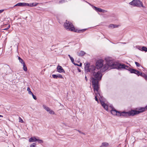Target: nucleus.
I'll use <instances>...</instances> for the list:
<instances>
[{
  "mask_svg": "<svg viewBox=\"0 0 147 147\" xmlns=\"http://www.w3.org/2000/svg\"><path fill=\"white\" fill-rule=\"evenodd\" d=\"M84 69L85 72H90L92 75L91 79L92 80V83L94 90L98 92L99 89L98 82L101 80L102 74L99 70H97L95 67L93 65H90L88 63H84Z\"/></svg>",
  "mask_w": 147,
  "mask_h": 147,
  "instance_id": "1",
  "label": "nucleus"
},
{
  "mask_svg": "<svg viewBox=\"0 0 147 147\" xmlns=\"http://www.w3.org/2000/svg\"><path fill=\"white\" fill-rule=\"evenodd\" d=\"M105 60L107 63L106 64L104 65L103 63L104 61L102 59H99L96 61V67H95L97 70H99L100 69V72H103L108 69L109 67L111 69H117V68H114L113 65H114L115 63H118L114 62L111 58H106L105 59Z\"/></svg>",
  "mask_w": 147,
  "mask_h": 147,
  "instance_id": "2",
  "label": "nucleus"
},
{
  "mask_svg": "<svg viewBox=\"0 0 147 147\" xmlns=\"http://www.w3.org/2000/svg\"><path fill=\"white\" fill-rule=\"evenodd\" d=\"M113 65L114 66H113L114 68H117V69L119 70L125 69L130 71L131 73H134L137 75L138 73L139 72V71L134 69H131L129 66L123 64L115 63L114 65L113 64Z\"/></svg>",
  "mask_w": 147,
  "mask_h": 147,
  "instance_id": "3",
  "label": "nucleus"
},
{
  "mask_svg": "<svg viewBox=\"0 0 147 147\" xmlns=\"http://www.w3.org/2000/svg\"><path fill=\"white\" fill-rule=\"evenodd\" d=\"M64 26L66 29L69 31H74L75 28L71 22L66 21V22L64 23Z\"/></svg>",
  "mask_w": 147,
  "mask_h": 147,
  "instance_id": "4",
  "label": "nucleus"
},
{
  "mask_svg": "<svg viewBox=\"0 0 147 147\" xmlns=\"http://www.w3.org/2000/svg\"><path fill=\"white\" fill-rule=\"evenodd\" d=\"M129 3L131 5L137 7H144L142 3L139 0H133Z\"/></svg>",
  "mask_w": 147,
  "mask_h": 147,
  "instance_id": "5",
  "label": "nucleus"
},
{
  "mask_svg": "<svg viewBox=\"0 0 147 147\" xmlns=\"http://www.w3.org/2000/svg\"><path fill=\"white\" fill-rule=\"evenodd\" d=\"M120 115H119V116L127 117L134 115L132 110L127 112L125 111L121 112L120 111Z\"/></svg>",
  "mask_w": 147,
  "mask_h": 147,
  "instance_id": "6",
  "label": "nucleus"
},
{
  "mask_svg": "<svg viewBox=\"0 0 147 147\" xmlns=\"http://www.w3.org/2000/svg\"><path fill=\"white\" fill-rule=\"evenodd\" d=\"M147 109V105L144 107H140L138 109V110H132L134 115L138 114L140 113L143 112Z\"/></svg>",
  "mask_w": 147,
  "mask_h": 147,
  "instance_id": "7",
  "label": "nucleus"
},
{
  "mask_svg": "<svg viewBox=\"0 0 147 147\" xmlns=\"http://www.w3.org/2000/svg\"><path fill=\"white\" fill-rule=\"evenodd\" d=\"M111 113L112 114L114 115H116L119 116L120 114V113L119 111H118L114 108L112 110H111Z\"/></svg>",
  "mask_w": 147,
  "mask_h": 147,
  "instance_id": "8",
  "label": "nucleus"
},
{
  "mask_svg": "<svg viewBox=\"0 0 147 147\" xmlns=\"http://www.w3.org/2000/svg\"><path fill=\"white\" fill-rule=\"evenodd\" d=\"M57 71L59 73H65V71L62 67L60 65H58L57 67Z\"/></svg>",
  "mask_w": 147,
  "mask_h": 147,
  "instance_id": "9",
  "label": "nucleus"
},
{
  "mask_svg": "<svg viewBox=\"0 0 147 147\" xmlns=\"http://www.w3.org/2000/svg\"><path fill=\"white\" fill-rule=\"evenodd\" d=\"M100 102L102 107L107 111L108 110V106L105 103V102L101 100H100Z\"/></svg>",
  "mask_w": 147,
  "mask_h": 147,
  "instance_id": "10",
  "label": "nucleus"
},
{
  "mask_svg": "<svg viewBox=\"0 0 147 147\" xmlns=\"http://www.w3.org/2000/svg\"><path fill=\"white\" fill-rule=\"evenodd\" d=\"M93 8L97 11L103 13L105 12V10L102 9L100 8H98L95 6H93Z\"/></svg>",
  "mask_w": 147,
  "mask_h": 147,
  "instance_id": "11",
  "label": "nucleus"
},
{
  "mask_svg": "<svg viewBox=\"0 0 147 147\" xmlns=\"http://www.w3.org/2000/svg\"><path fill=\"white\" fill-rule=\"evenodd\" d=\"M98 92H97L96 90L95 91L94 90L95 94H96V96H95V99L96 101H97L98 102V99L97 97V96H98V95L99 96H100V94L99 93V92H98Z\"/></svg>",
  "mask_w": 147,
  "mask_h": 147,
  "instance_id": "12",
  "label": "nucleus"
},
{
  "mask_svg": "<svg viewBox=\"0 0 147 147\" xmlns=\"http://www.w3.org/2000/svg\"><path fill=\"white\" fill-rule=\"evenodd\" d=\"M36 140L37 139L34 137H31L29 139V141L30 142L36 141Z\"/></svg>",
  "mask_w": 147,
  "mask_h": 147,
  "instance_id": "13",
  "label": "nucleus"
},
{
  "mask_svg": "<svg viewBox=\"0 0 147 147\" xmlns=\"http://www.w3.org/2000/svg\"><path fill=\"white\" fill-rule=\"evenodd\" d=\"M109 145L108 143L107 142H103L102 145L100 147H106L107 146Z\"/></svg>",
  "mask_w": 147,
  "mask_h": 147,
  "instance_id": "14",
  "label": "nucleus"
},
{
  "mask_svg": "<svg viewBox=\"0 0 147 147\" xmlns=\"http://www.w3.org/2000/svg\"><path fill=\"white\" fill-rule=\"evenodd\" d=\"M24 6V3H19L14 5L13 7H15L17 6Z\"/></svg>",
  "mask_w": 147,
  "mask_h": 147,
  "instance_id": "15",
  "label": "nucleus"
},
{
  "mask_svg": "<svg viewBox=\"0 0 147 147\" xmlns=\"http://www.w3.org/2000/svg\"><path fill=\"white\" fill-rule=\"evenodd\" d=\"M43 107L44 109H45L47 112H48L49 111H50V109H50L49 107L44 105H43Z\"/></svg>",
  "mask_w": 147,
  "mask_h": 147,
  "instance_id": "16",
  "label": "nucleus"
},
{
  "mask_svg": "<svg viewBox=\"0 0 147 147\" xmlns=\"http://www.w3.org/2000/svg\"><path fill=\"white\" fill-rule=\"evenodd\" d=\"M85 53L83 51H81L80 53H78V55L80 56H82L84 55Z\"/></svg>",
  "mask_w": 147,
  "mask_h": 147,
  "instance_id": "17",
  "label": "nucleus"
},
{
  "mask_svg": "<svg viewBox=\"0 0 147 147\" xmlns=\"http://www.w3.org/2000/svg\"><path fill=\"white\" fill-rule=\"evenodd\" d=\"M141 51L147 52V48L143 46L142 47Z\"/></svg>",
  "mask_w": 147,
  "mask_h": 147,
  "instance_id": "18",
  "label": "nucleus"
},
{
  "mask_svg": "<svg viewBox=\"0 0 147 147\" xmlns=\"http://www.w3.org/2000/svg\"><path fill=\"white\" fill-rule=\"evenodd\" d=\"M23 69L25 71H27V68L26 65L25 63H24L23 64Z\"/></svg>",
  "mask_w": 147,
  "mask_h": 147,
  "instance_id": "19",
  "label": "nucleus"
},
{
  "mask_svg": "<svg viewBox=\"0 0 147 147\" xmlns=\"http://www.w3.org/2000/svg\"><path fill=\"white\" fill-rule=\"evenodd\" d=\"M86 29H82V30H75L74 31V32H83L84 31H85L86 30Z\"/></svg>",
  "mask_w": 147,
  "mask_h": 147,
  "instance_id": "20",
  "label": "nucleus"
},
{
  "mask_svg": "<svg viewBox=\"0 0 147 147\" xmlns=\"http://www.w3.org/2000/svg\"><path fill=\"white\" fill-rule=\"evenodd\" d=\"M30 4H31V7H34L36 6L38 3H30Z\"/></svg>",
  "mask_w": 147,
  "mask_h": 147,
  "instance_id": "21",
  "label": "nucleus"
},
{
  "mask_svg": "<svg viewBox=\"0 0 147 147\" xmlns=\"http://www.w3.org/2000/svg\"><path fill=\"white\" fill-rule=\"evenodd\" d=\"M24 6H27L28 7H31V4H30V3H24Z\"/></svg>",
  "mask_w": 147,
  "mask_h": 147,
  "instance_id": "22",
  "label": "nucleus"
},
{
  "mask_svg": "<svg viewBox=\"0 0 147 147\" xmlns=\"http://www.w3.org/2000/svg\"><path fill=\"white\" fill-rule=\"evenodd\" d=\"M27 90L28 92V93L29 94H32V93L30 91V90L29 87H28L27 88Z\"/></svg>",
  "mask_w": 147,
  "mask_h": 147,
  "instance_id": "23",
  "label": "nucleus"
},
{
  "mask_svg": "<svg viewBox=\"0 0 147 147\" xmlns=\"http://www.w3.org/2000/svg\"><path fill=\"white\" fill-rule=\"evenodd\" d=\"M48 112H49V113L51 114L54 115L55 114V112L54 111H52L51 109H50V110Z\"/></svg>",
  "mask_w": 147,
  "mask_h": 147,
  "instance_id": "24",
  "label": "nucleus"
},
{
  "mask_svg": "<svg viewBox=\"0 0 147 147\" xmlns=\"http://www.w3.org/2000/svg\"><path fill=\"white\" fill-rule=\"evenodd\" d=\"M114 26H115V25L113 24H111L109 26V28H114Z\"/></svg>",
  "mask_w": 147,
  "mask_h": 147,
  "instance_id": "25",
  "label": "nucleus"
},
{
  "mask_svg": "<svg viewBox=\"0 0 147 147\" xmlns=\"http://www.w3.org/2000/svg\"><path fill=\"white\" fill-rule=\"evenodd\" d=\"M36 141H37L39 143L41 144L43 142V141L42 140H41L37 139Z\"/></svg>",
  "mask_w": 147,
  "mask_h": 147,
  "instance_id": "26",
  "label": "nucleus"
},
{
  "mask_svg": "<svg viewBox=\"0 0 147 147\" xmlns=\"http://www.w3.org/2000/svg\"><path fill=\"white\" fill-rule=\"evenodd\" d=\"M57 78H59L62 79V78H63V76L60 74H58L57 75Z\"/></svg>",
  "mask_w": 147,
  "mask_h": 147,
  "instance_id": "27",
  "label": "nucleus"
},
{
  "mask_svg": "<svg viewBox=\"0 0 147 147\" xmlns=\"http://www.w3.org/2000/svg\"><path fill=\"white\" fill-rule=\"evenodd\" d=\"M141 76L144 77L145 79V77H146L147 76L146 75V74L144 73H141Z\"/></svg>",
  "mask_w": 147,
  "mask_h": 147,
  "instance_id": "28",
  "label": "nucleus"
},
{
  "mask_svg": "<svg viewBox=\"0 0 147 147\" xmlns=\"http://www.w3.org/2000/svg\"><path fill=\"white\" fill-rule=\"evenodd\" d=\"M36 145L35 143H33V144L30 145V147H35Z\"/></svg>",
  "mask_w": 147,
  "mask_h": 147,
  "instance_id": "29",
  "label": "nucleus"
},
{
  "mask_svg": "<svg viewBox=\"0 0 147 147\" xmlns=\"http://www.w3.org/2000/svg\"><path fill=\"white\" fill-rule=\"evenodd\" d=\"M52 76L54 79H57V76L56 75L53 74L52 75Z\"/></svg>",
  "mask_w": 147,
  "mask_h": 147,
  "instance_id": "30",
  "label": "nucleus"
},
{
  "mask_svg": "<svg viewBox=\"0 0 147 147\" xmlns=\"http://www.w3.org/2000/svg\"><path fill=\"white\" fill-rule=\"evenodd\" d=\"M19 61L20 63H21V64H22L25 63L24 62L23 60L22 59L19 60Z\"/></svg>",
  "mask_w": 147,
  "mask_h": 147,
  "instance_id": "31",
  "label": "nucleus"
},
{
  "mask_svg": "<svg viewBox=\"0 0 147 147\" xmlns=\"http://www.w3.org/2000/svg\"><path fill=\"white\" fill-rule=\"evenodd\" d=\"M31 94L32 95L33 98L34 100H36L37 98H36V96L35 95H34L33 93H32V94Z\"/></svg>",
  "mask_w": 147,
  "mask_h": 147,
  "instance_id": "32",
  "label": "nucleus"
},
{
  "mask_svg": "<svg viewBox=\"0 0 147 147\" xmlns=\"http://www.w3.org/2000/svg\"><path fill=\"white\" fill-rule=\"evenodd\" d=\"M135 63L137 67H139L140 65V64L137 62H135Z\"/></svg>",
  "mask_w": 147,
  "mask_h": 147,
  "instance_id": "33",
  "label": "nucleus"
},
{
  "mask_svg": "<svg viewBox=\"0 0 147 147\" xmlns=\"http://www.w3.org/2000/svg\"><path fill=\"white\" fill-rule=\"evenodd\" d=\"M65 0H61L59 2V3H62L65 2Z\"/></svg>",
  "mask_w": 147,
  "mask_h": 147,
  "instance_id": "34",
  "label": "nucleus"
},
{
  "mask_svg": "<svg viewBox=\"0 0 147 147\" xmlns=\"http://www.w3.org/2000/svg\"><path fill=\"white\" fill-rule=\"evenodd\" d=\"M70 60H71V62H72V63H74V58L72 57H70Z\"/></svg>",
  "mask_w": 147,
  "mask_h": 147,
  "instance_id": "35",
  "label": "nucleus"
},
{
  "mask_svg": "<svg viewBox=\"0 0 147 147\" xmlns=\"http://www.w3.org/2000/svg\"><path fill=\"white\" fill-rule=\"evenodd\" d=\"M10 25H9L6 28L4 29L3 30H8L10 28Z\"/></svg>",
  "mask_w": 147,
  "mask_h": 147,
  "instance_id": "36",
  "label": "nucleus"
},
{
  "mask_svg": "<svg viewBox=\"0 0 147 147\" xmlns=\"http://www.w3.org/2000/svg\"><path fill=\"white\" fill-rule=\"evenodd\" d=\"M19 122L21 123H23L24 122L23 120L20 117H19Z\"/></svg>",
  "mask_w": 147,
  "mask_h": 147,
  "instance_id": "37",
  "label": "nucleus"
},
{
  "mask_svg": "<svg viewBox=\"0 0 147 147\" xmlns=\"http://www.w3.org/2000/svg\"><path fill=\"white\" fill-rule=\"evenodd\" d=\"M136 47L138 49H139L140 50H141V47L139 46H136Z\"/></svg>",
  "mask_w": 147,
  "mask_h": 147,
  "instance_id": "38",
  "label": "nucleus"
},
{
  "mask_svg": "<svg viewBox=\"0 0 147 147\" xmlns=\"http://www.w3.org/2000/svg\"><path fill=\"white\" fill-rule=\"evenodd\" d=\"M77 131L80 133H81V134H83L84 135H85V134H84V133H83V132H82L81 131L79 130H77Z\"/></svg>",
  "mask_w": 147,
  "mask_h": 147,
  "instance_id": "39",
  "label": "nucleus"
},
{
  "mask_svg": "<svg viewBox=\"0 0 147 147\" xmlns=\"http://www.w3.org/2000/svg\"><path fill=\"white\" fill-rule=\"evenodd\" d=\"M142 73V72H140L139 71V72L138 73L137 75L138 76H140V75H141V73Z\"/></svg>",
  "mask_w": 147,
  "mask_h": 147,
  "instance_id": "40",
  "label": "nucleus"
},
{
  "mask_svg": "<svg viewBox=\"0 0 147 147\" xmlns=\"http://www.w3.org/2000/svg\"><path fill=\"white\" fill-rule=\"evenodd\" d=\"M7 72V70H6V71H4V72H2V74H6Z\"/></svg>",
  "mask_w": 147,
  "mask_h": 147,
  "instance_id": "41",
  "label": "nucleus"
},
{
  "mask_svg": "<svg viewBox=\"0 0 147 147\" xmlns=\"http://www.w3.org/2000/svg\"><path fill=\"white\" fill-rule=\"evenodd\" d=\"M75 65H77L78 66H79V65L77 64V63H75L74 62V63H73Z\"/></svg>",
  "mask_w": 147,
  "mask_h": 147,
  "instance_id": "42",
  "label": "nucleus"
},
{
  "mask_svg": "<svg viewBox=\"0 0 147 147\" xmlns=\"http://www.w3.org/2000/svg\"><path fill=\"white\" fill-rule=\"evenodd\" d=\"M85 80H86V82H87V81H88V79H87V77H86V76H85Z\"/></svg>",
  "mask_w": 147,
  "mask_h": 147,
  "instance_id": "43",
  "label": "nucleus"
},
{
  "mask_svg": "<svg viewBox=\"0 0 147 147\" xmlns=\"http://www.w3.org/2000/svg\"><path fill=\"white\" fill-rule=\"evenodd\" d=\"M86 3H88L89 5H91L92 6V7H93V5H92L90 3H89L87 2V1H86Z\"/></svg>",
  "mask_w": 147,
  "mask_h": 147,
  "instance_id": "44",
  "label": "nucleus"
},
{
  "mask_svg": "<svg viewBox=\"0 0 147 147\" xmlns=\"http://www.w3.org/2000/svg\"><path fill=\"white\" fill-rule=\"evenodd\" d=\"M3 11H4V10H3V9L0 10V13H2Z\"/></svg>",
  "mask_w": 147,
  "mask_h": 147,
  "instance_id": "45",
  "label": "nucleus"
},
{
  "mask_svg": "<svg viewBox=\"0 0 147 147\" xmlns=\"http://www.w3.org/2000/svg\"><path fill=\"white\" fill-rule=\"evenodd\" d=\"M118 25H115V26H114L115 28L118 27Z\"/></svg>",
  "mask_w": 147,
  "mask_h": 147,
  "instance_id": "46",
  "label": "nucleus"
},
{
  "mask_svg": "<svg viewBox=\"0 0 147 147\" xmlns=\"http://www.w3.org/2000/svg\"><path fill=\"white\" fill-rule=\"evenodd\" d=\"M82 65V63H80V65H79V66H81Z\"/></svg>",
  "mask_w": 147,
  "mask_h": 147,
  "instance_id": "47",
  "label": "nucleus"
},
{
  "mask_svg": "<svg viewBox=\"0 0 147 147\" xmlns=\"http://www.w3.org/2000/svg\"><path fill=\"white\" fill-rule=\"evenodd\" d=\"M21 59V58L20 57H18V60H19V61L20 59Z\"/></svg>",
  "mask_w": 147,
  "mask_h": 147,
  "instance_id": "48",
  "label": "nucleus"
},
{
  "mask_svg": "<svg viewBox=\"0 0 147 147\" xmlns=\"http://www.w3.org/2000/svg\"><path fill=\"white\" fill-rule=\"evenodd\" d=\"M145 80L146 81H147V76L146 77H145Z\"/></svg>",
  "mask_w": 147,
  "mask_h": 147,
  "instance_id": "49",
  "label": "nucleus"
},
{
  "mask_svg": "<svg viewBox=\"0 0 147 147\" xmlns=\"http://www.w3.org/2000/svg\"><path fill=\"white\" fill-rule=\"evenodd\" d=\"M78 69L79 72H81V70L80 69Z\"/></svg>",
  "mask_w": 147,
  "mask_h": 147,
  "instance_id": "50",
  "label": "nucleus"
},
{
  "mask_svg": "<svg viewBox=\"0 0 147 147\" xmlns=\"http://www.w3.org/2000/svg\"><path fill=\"white\" fill-rule=\"evenodd\" d=\"M7 68V67H4V68H3V69H2L3 70V69H6Z\"/></svg>",
  "mask_w": 147,
  "mask_h": 147,
  "instance_id": "51",
  "label": "nucleus"
},
{
  "mask_svg": "<svg viewBox=\"0 0 147 147\" xmlns=\"http://www.w3.org/2000/svg\"><path fill=\"white\" fill-rule=\"evenodd\" d=\"M68 56L69 57V58H70V57H71L69 55H68Z\"/></svg>",
  "mask_w": 147,
  "mask_h": 147,
  "instance_id": "52",
  "label": "nucleus"
},
{
  "mask_svg": "<svg viewBox=\"0 0 147 147\" xmlns=\"http://www.w3.org/2000/svg\"><path fill=\"white\" fill-rule=\"evenodd\" d=\"M121 43L124 44H125L126 43H125V42H121Z\"/></svg>",
  "mask_w": 147,
  "mask_h": 147,
  "instance_id": "53",
  "label": "nucleus"
},
{
  "mask_svg": "<svg viewBox=\"0 0 147 147\" xmlns=\"http://www.w3.org/2000/svg\"><path fill=\"white\" fill-rule=\"evenodd\" d=\"M0 117H3V116L2 115H0Z\"/></svg>",
  "mask_w": 147,
  "mask_h": 147,
  "instance_id": "54",
  "label": "nucleus"
},
{
  "mask_svg": "<svg viewBox=\"0 0 147 147\" xmlns=\"http://www.w3.org/2000/svg\"><path fill=\"white\" fill-rule=\"evenodd\" d=\"M7 67H9V65H7Z\"/></svg>",
  "mask_w": 147,
  "mask_h": 147,
  "instance_id": "55",
  "label": "nucleus"
},
{
  "mask_svg": "<svg viewBox=\"0 0 147 147\" xmlns=\"http://www.w3.org/2000/svg\"><path fill=\"white\" fill-rule=\"evenodd\" d=\"M84 1H85V0H84Z\"/></svg>",
  "mask_w": 147,
  "mask_h": 147,
  "instance_id": "56",
  "label": "nucleus"
},
{
  "mask_svg": "<svg viewBox=\"0 0 147 147\" xmlns=\"http://www.w3.org/2000/svg\"><path fill=\"white\" fill-rule=\"evenodd\" d=\"M84 1H85V0H84Z\"/></svg>",
  "mask_w": 147,
  "mask_h": 147,
  "instance_id": "57",
  "label": "nucleus"
}]
</instances>
